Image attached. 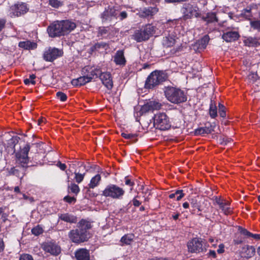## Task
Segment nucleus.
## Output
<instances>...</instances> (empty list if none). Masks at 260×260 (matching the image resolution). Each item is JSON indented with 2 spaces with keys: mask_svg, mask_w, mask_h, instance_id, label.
Returning <instances> with one entry per match:
<instances>
[{
  "mask_svg": "<svg viewBox=\"0 0 260 260\" xmlns=\"http://www.w3.org/2000/svg\"><path fill=\"white\" fill-rule=\"evenodd\" d=\"M59 218L61 220L70 223H76L77 220L76 217L68 213L61 214Z\"/></svg>",
  "mask_w": 260,
  "mask_h": 260,
  "instance_id": "obj_33",
  "label": "nucleus"
},
{
  "mask_svg": "<svg viewBox=\"0 0 260 260\" xmlns=\"http://www.w3.org/2000/svg\"><path fill=\"white\" fill-rule=\"evenodd\" d=\"M165 95L171 103L179 104L187 101V93L180 88L167 86L164 88Z\"/></svg>",
  "mask_w": 260,
  "mask_h": 260,
  "instance_id": "obj_2",
  "label": "nucleus"
},
{
  "mask_svg": "<svg viewBox=\"0 0 260 260\" xmlns=\"http://www.w3.org/2000/svg\"><path fill=\"white\" fill-rule=\"evenodd\" d=\"M202 19L207 23H213L218 21L216 14L214 12H209L206 14L205 16L202 17Z\"/></svg>",
  "mask_w": 260,
  "mask_h": 260,
  "instance_id": "obj_29",
  "label": "nucleus"
},
{
  "mask_svg": "<svg viewBox=\"0 0 260 260\" xmlns=\"http://www.w3.org/2000/svg\"><path fill=\"white\" fill-rule=\"evenodd\" d=\"M224 252V246L223 244H221L218 246L217 252L219 254L222 253Z\"/></svg>",
  "mask_w": 260,
  "mask_h": 260,
  "instance_id": "obj_61",
  "label": "nucleus"
},
{
  "mask_svg": "<svg viewBox=\"0 0 260 260\" xmlns=\"http://www.w3.org/2000/svg\"><path fill=\"white\" fill-rule=\"evenodd\" d=\"M6 23V20L4 18L0 19V31L5 27Z\"/></svg>",
  "mask_w": 260,
  "mask_h": 260,
  "instance_id": "obj_59",
  "label": "nucleus"
},
{
  "mask_svg": "<svg viewBox=\"0 0 260 260\" xmlns=\"http://www.w3.org/2000/svg\"><path fill=\"white\" fill-rule=\"evenodd\" d=\"M132 38L137 42H141L148 39L142 28L140 29L136 30L132 36Z\"/></svg>",
  "mask_w": 260,
  "mask_h": 260,
  "instance_id": "obj_21",
  "label": "nucleus"
},
{
  "mask_svg": "<svg viewBox=\"0 0 260 260\" xmlns=\"http://www.w3.org/2000/svg\"><path fill=\"white\" fill-rule=\"evenodd\" d=\"M114 61L117 65H125L126 60L122 50H118L116 52L114 57Z\"/></svg>",
  "mask_w": 260,
  "mask_h": 260,
  "instance_id": "obj_24",
  "label": "nucleus"
},
{
  "mask_svg": "<svg viewBox=\"0 0 260 260\" xmlns=\"http://www.w3.org/2000/svg\"><path fill=\"white\" fill-rule=\"evenodd\" d=\"M152 111L150 107H149V103H147L146 104L144 105L141 108L140 112L141 114L145 113L146 112Z\"/></svg>",
  "mask_w": 260,
  "mask_h": 260,
  "instance_id": "obj_47",
  "label": "nucleus"
},
{
  "mask_svg": "<svg viewBox=\"0 0 260 260\" xmlns=\"http://www.w3.org/2000/svg\"><path fill=\"white\" fill-rule=\"evenodd\" d=\"M91 81V78L88 76L80 77L77 79H73L71 81L72 84L74 86H82Z\"/></svg>",
  "mask_w": 260,
  "mask_h": 260,
  "instance_id": "obj_22",
  "label": "nucleus"
},
{
  "mask_svg": "<svg viewBox=\"0 0 260 260\" xmlns=\"http://www.w3.org/2000/svg\"><path fill=\"white\" fill-rule=\"evenodd\" d=\"M138 197V196L136 197L132 201L133 205L135 207H139L141 204V202L137 199Z\"/></svg>",
  "mask_w": 260,
  "mask_h": 260,
  "instance_id": "obj_57",
  "label": "nucleus"
},
{
  "mask_svg": "<svg viewBox=\"0 0 260 260\" xmlns=\"http://www.w3.org/2000/svg\"><path fill=\"white\" fill-rule=\"evenodd\" d=\"M149 103V107H150L152 111L157 110L160 108L161 104L155 101H150Z\"/></svg>",
  "mask_w": 260,
  "mask_h": 260,
  "instance_id": "obj_45",
  "label": "nucleus"
},
{
  "mask_svg": "<svg viewBox=\"0 0 260 260\" xmlns=\"http://www.w3.org/2000/svg\"><path fill=\"white\" fill-rule=\"evenodd\" d=\"M62 50L56 48L50 47L46 50L43 54L44 59L47 61H53L62 55Z\"/></svg>",
  "mask_w": 260,
  "mask_h": 260,
  "instance_id": "obj_11",
  "label": "nucleus"
},
{
  "mask_svg": "<svg viewBox=\"0 0 260 260\" xmlns=\"http://www.w3.org/2000/svg\"><path fill=\"white\" fill-rule=\"evenodd\" d=\"M210 38L208 35L204 36L202 39L198 40V45L200 49H205L209 43Z\"/></svg>",
  "mask_w": 260,
  "mask_h": 260,
  "instance_id": "obj_36",
  "label": "nucleus"
},
{
  "mask_svg": "<svg viewBox=\"0 0 260 260\" xmlns=\"http://www.w3.org/2000/svg\"><path fill=\"white\" fill-rule=\"evenodd\" d=\"M29 145L27 144L24 147L16 154V162L19 165L15 167L11 168L9 171L11 175H14L22 179L25 172L28 162V152L29 151Z\"/></svg>",
  "mask_w": 260,
  "mask_h": 260,
  "instance_id": "obj_1",
  "label": "nucleus"
},
{
  "mask_svg": "<svg viewBox=\"0 0 260 260\" xmlns=\"http://www.w3.org/2000/svg\"><path fill=\"white\" fill-rule=\"evenodd\" d=\"M15 13L18 16L26 13L28 11L27 5L25 3H21L15 5Z\"/></svg>",
  "mask_w": 260,
  "mask_h": 260,
  "instance_id": "obj_25",
  "label": "nucleus"
},
{
  "mask_svg": "<svg viewBox=\"0 0 260 260\" xmlns=\"http://www.w3.org/2000/svg\"><path fill=\"white\" fill-rule=\"evenodd\" d=\"M189 202L191 208L190 212L192 214H195L196 213V209L198 210V212H201L203 210L201 205L202 201L201 200H200L198 197L189 199Z\"/></svg>",
  "mask_w": 260,
  "mask_h": 260,
  "instance_id": "obj_15",
  "label": "nucleus"
},
{
  "mask_svg": "<svg viewBox=\"0 0 260 260\" xmlns=\"http://www.w3.org/2000/svg\"><path fill=\"white\" fill-rule=\"evenodd\" d=\"M153 120L154 126L157 129L166 131L171 127L169 118L165 113L156 114L153 117Z\"/></svg>",
  "mask_w": 260,
  "mask_h": 260,
  "instance_id": "obj_6",
  "label": "nucleus"
},
{
  "mask_svg": "<svg viewBox=\"0 0 260 260\" xmlns=\"http://www.w3.org/2000/svg\"><path fill=\"white\" fill-rule=\"evenodd\" d=\"M158 12V9L156 7H149L141 9L138 13L141 17H146L149 16H152Z\"/></svg>",
  "mask_w": 260,
  "mask_h": 260,
  "instance_id": "obj_18",
  "label": "nucleus"
},
{
  "mask_svg": "<svg viewBox=\"0 0 260 260\" xmlns=\"http://www.w3.org/2000/svg\"><path fill=\"white\" fill-rule=\"evenodd\" d=\"M43 232V230L41 227H40L39 225H38L35 228H34L31 230V232L32 234L35 235V236H38L42 234Z\"/></svg>",
  "mask_w": 260,
  "mask_h": 260,
  "instance_id": "obj_46",
  "label": "nucleus"
},
{
  "mask_svg": "<svg viewBox=\"0 0 260 260\" xmlns=\"http://www.w3.org/2000/svg\"><path fill=\"white\" fill-rule=\"evenodd\" d=\"M56 166L62 171H64L67 168V166L65 164H62L60 161H58Z\"/></svg>",
  "mask_w": 260,
  "mask_h": 260,
  "instance_id": "obj_58",
  "label": "nucleus"
},
{
  "mask_svg": "<svg viewBox=\"0 0 260 260\" xmlns=\"http://www.w3.org/2000/svg\"><path fill=\"white\" fill-rule=\"evenodd\" d=\"M215 203L217 204L219 208L223 211L225 215H228L232 212V210L230 207V203L221 198L216 197L215 199Z\"/></svg>",
  "mask_w": 260,
  "mask_h": 260,
  "instance_id": "obj_13",
  "label": "nucleus"
},
{
  "mask_svg": "<svg viewBox=\"0 0 260 260\" xmlns=\"http://www.w3.org/2000/svg\"><path fill=\"white\" fill-rule=\"evenodd\" d=\"M125 193L124 190L115 184L107 185L103 191L102 195L113 199H121Z\"/></svg>",
  "mask_w": 260,
  "mask_h": 260,
  "instance_id": "obj_5",
  "label": "nucleus"
},
{
  "mask_svg": "<svg viewBox=\"0 0 260 260\" xmlns=\"http://www.w3.org/2000/svg\"><path fill=\"white\" fill-rule=\"evenodd\" d=\"M184 196L185 193L183 192V190H177L174 193L170 194L169 197L170 199L176 198L177 201H180Z\"/></svg>",
  "mask_w": 260,
  "mask_h": 260,
  "instance_id": "obj_38",
  "label": "nucleus"
},
{
  "mask_svg": "<svg viewBox=\"0 0 260 260\" xmlns=\"http://www.w3.org/2000/svg\"><path fill=\"white\" fill-rule=\"evenodd\" d=\"M238 28L228 27L224 32L222 38L226 42H232L239 39L240 36Z\"/></svg>",
  "mask_w": 260,
  "mask_h": 260,
  "instance_id": "obj_10",
  "label": "nucleus"
},
{
  "mask_svg": "<svg viewBox=\"0 0 260 260\" xmlns=\"http://www.w3.org/2000/svg\"><path fill=\"white\" fill-rule=\"evenodd\" d=\"M49 4L55 8H57L61 5L60 2L58 0H49Z\"/></svg>",
  "mask_w": 260,
  "mask_h": 260,
  "instance_id": "obj_51",
  "label": "nucleus"
},
{
  "mask_svg": "<svg viewBox=\"0 0 260 260\" xmlns=\"http://www.w3.org/2000/svg\"><path fill=\"white\" fill-rule=\"evenodd\" d=\"M209 256L213 258H215L216 256L215 251L214 250H210L209 252Z\"/></svg>",
  "mask_w": 260,
  "mask_h": 260,
  "instance_id": "obj_64",
  "label": "nucleus"
},
{
  "mask_svg": "<svg viewBox=\"0 0 260 260\" xmlns=\"http://www.w3.org/2000/svg\"><path fill=\"white\" fill-rule=\"evenodd\" d=\"M188 251L191 253L204 252L206 248L203 246V241L200 238H194L187 243Z\"/></svg>",
  "mask_w": 260,
  "mask_h": 260,
  "instance_id": "obj_7",
  "label": "nucleus"
},
{
  "mask_svg": "<svg viewBox=\"0 0 260 260\" xmlns=\"http://www.w3.org/2000/svg\"><path fill=\"white\" fill-rule=\"evenodd\" d=\"M64 200L69 203H72L76 201V199L75 197L67 196L64 198Z\"/></svg>",
  "mask_w": 260,
  "mask_h": 260,
  "instance_id": "obj_56",
  "label": "nucleus"
},
{
  "mask_svg": "<svg viewBox=\"0 0 260 260\" xmlns=\"http://www.w3.org/2000/svg\"><path fill=\"white\" fill-rule=\"evenodd\" d=\"M75 177L74 179L77 183H80L84 179L85 173H80L77 172L76 171L74 172Z\"/></svg>",
  "mask_w": 260,
  "mask_h": 260,
  "instance_id": "obj_43",
  "label": "nucleus"
},
{
  "mask_svg": "<svg viewBox=\"0 0 260 260\" xmlns=\"http://www.w3.org/2000/svg\"><path fill=\"white\" fill-rule=\"evenodd\" d=\"M243 43L245 46L248 47H255L257 46L259 43L256 38L248 37L245 38L243 40Z\"/></svg>",
  "mask_w": 260,
  "mask_h": 260,
  "instance_id": "obj_31",
  "label": "nucleus"
},
{
  "mask_svg": "<svg viewBox=\"0 0 260 260\" xmlns=\"http://www.w3.org/2000/svg\"><path fill=\"white\" fill-rule=\"evenodd\" d=\"M19 260H34V258L31 255L23 254L20 256Z\"/></svg>",
  "mask_w": 260,
  "mask_h": 260,
  "instance_id": "obj_55",
  "label": "nucleus"
},
{
  "mask_svg": "<svg viewBox=\"0 0 260 260\" xmlns=\"http://www.w3.org/2000/svg\"><path fill=\"white\" fill-rule=\"evenodd\" d=\"M180 12L182 17L180 19L184 21L190 19L193 17L198 18L200 16L199 8L190 3L183 4L180 9Z\"/></svg>",
  "mask_w": 260,
  "mask_h": 260,
  "instance_id": "obj_4",
  "label": "nucleus"
},
{
  "mask_svg": "<svg viewBox=\"0 0 260 260\" xmlns=\"http://www.w3.org/2000/svg\"><path fill=\"white\" fill-rule=\"evenodd\" d=\"M19 47L25 49H32L37 47V44L34 42L26 41L19 42Z\"/></svg>",
  "mask_w": 260,
  "mask_h": 260,
  "instance_id": "obj_35",
  "label": "nucleus"
},
{
  "mask_svg": "<svg viewBox=\"0 0 260 260\" xmlns=\"http://www.w3.org/2000/svg\"><path fill=\"white\" fill-rule=\"evenodd\" d=\"M60 21L62 25V29L64 35L70 33L76 27V23L71 20H64Z\"/></svg>",
  "mask_w": 260,
  "mask_h": 260,
  "instance_id": "obj_17",
  "label": "nucleus"
},
{
  "mask_svg": "<svg viewBox=\"0 0 260 260\" xmlns=\"http://www.w3.org/2000/svg\"><path fill=\"white\" fill-rule=\"evenodd\" d=\"M56 97L61 102H65L67 100V95L61 91H58L56 93Z\"/></svg>",
  "mask_w": 260,
  "mask_h": 260,
  "instance_id": "obj_48",
  "label": "nucleus"
},
{
  "mask_svg": "<svg viewBox=\"0 0 260 260\" xmlns=\"http://www.w3.org/2000/svg\"><path fill=\"white\" fill-rule=\"evenodd\" d=\"M5 248V244L3 240L0 239V252L4 251Z\"/></svg>",
  "mask_w": 260,
  "mask_h": 260,
  "instance_id": "obj_63",
  "label": "nucleus"
},
{
  "mask_svg": "<svg viewBox=\"0 0 260 260\" xmlns=\"http://www.w3.org/2000/svg\"><path fill=\"white\" fill-rule=\"evenodd\" d=\"M41 247L46 252L53 255H57L61 252V248L55 242H45L42 244Z\"/></svg>",
  "mask_w": 260,
  "mask_h": 260,
  "instance_id": "obj_12",
  "label": "nucleus"
},
{
  "mask_svg": "<svg viewBox=\"0 0 260 260\" xmlns=\"http://www.w3.org/2000/svg\"><path fill=\"white\" fill-rule=\"evenodd\" d=\"M175 44V40L172 37H166L163 40V45L166 47H172Z\"/></svg>",
  "mask_w": 260,
  "mask_h": 260,
  "instance_id": "obj_40",
  "label": "nucleus"
},
{
  "mask_svg": "<svg viewBox=\"0 0 260 260\" xmlns=\"http://www.w3.org/2000/svg\"><path fill=\"white\" fill-rule=\"evenodd\" d=\"M168 79L167 74L165 72L155 71L147 77L145 84L146 89H153Z\"/></svg>",
  "mask_w": 260,
  "mask_h": 260,
  "instance_id": "obj_3",
  "label": "nucleus"
},
{
  "mask_svg": "<svg viewBox=\"0 0 260 260\" xmlns=\"http://www.w3.org/2000/svg\"><path fill=\"white\" fill-rule=\"evenodd\" d=\"M250 25L251 27L254 29L260 30V20L251 21H250Z\"/></svg>",
  "mask_w": 260,
  "mask_h": 260,
  "instance_id": "obj_52",
  "label": "nucleus"
},
{
  "mask_svg": "<svg viewBox=\"0 0 260 260\" xmlns=\"http://www.w3.org/2000/svg\"><path fill=\"white\" fill-rule=\"evenodd\" d=\"M108 47L107 44L105 42H99L96 43L94 45L91 46L89 49V52L90 53L96 51H101L103 50H106Z\"/></svg>",
  "mask_w": 260,
  "mask_h": 260,
  "instance_id": "obj_26",
  "label": "nucleus"
},
{
  "mask_svg": "<svg viewBox=\"0 0 260 260\" xmlns=\"http://www.w3.org/2000/svg\"><path fill=\"white\" fill-rule=\"evenodd\" d=\"M100 78L103 84L108 89H111L113 87V81L111 75L109 72H101Z\"/></svg>",
  "mask_w": 260,
  "mask_h": 260,
  "instance_id": "obj_16",
  "label": "nucleus"
},
{
  "mask_svg": "<svg viewBox=\"0 0 260 260\" xmlns=\"http://www.w3.org/2000/svg\"><path fill=\"white\" fill-rule=\"evenodd\" d=\"M36 76L34 74H31L29 75L28 78H26L24 79V82L26 85H29V84H31L32 85H35L36 84L35 79Z\"/></svg>",
  "mask_w": 260,
  "mask_h": 260,
  "instance_id": "obj_44",
  "label": "nucleus"
},
{
  "mask_svg": "<svg viewBox=\"0 0 260 260\" xmlns=\"http://www.w3.org/2000/svg\"><path fill=\"white\" fill-rule=\"evenodd\" d=\"M135 235L133 234H125L122 236L120 239V242L122 243L121 245H129L133 241Z\"/></svg>",
  "mask_w": 260,
  "mask_h": 260,
  "instance_id": "obj_32",
  "label": "nucleus"
},
{
  "mask_svg": "<svg viewBox=\"0 0 260 260\" xmlns=\"http://www.w3.org/2000/svg\"><path fill=\"white\" fill-rule=\"evenodd\" d=\"M219 113L221 117H225L226 116V113L225 111V107L221 103H219L218 105Z\"/></svg>",
  "mask_w": 260,
  "mask_h": 260,
  "instance_id": "obj_49",
  "label": "nucleus"
},
{
  "mask_svg": "<svg viewBox=\"0 0 260 260\" xmlns=\"http://www.w3.org/2000/svg\"><path fill=\"white\" fill-rule=\"evenodd\" d=\"M255 249L254 246L245 245L242 247L241 253L243 257L246 258L252 257L255 254Z\"/></svg>",
  "mask_w": 260,
  "mask_h": 260,
  "instance_id": "obj_20",
  "label": "nucleus"
},
{
  "mask_svg": "<svg viewBox=\"0 0 260 260\" xmlns=\"http://www.w3.org/2000/svg\"><path fill=\"white\" fill-rule=\"evenodd\" d=\"M68 189L69 192H72L76 195H77L80 191L78 185L74 183H72L70 185H68Z\"/></svg>",
  "mask_w": 260,
  "mask_h": 260,
  "instance_id": "obj_41",
  "label": "nucleus"
},
{
  "mask_svg": "<svg viewBox=\"0 0 260 260\" xmlns=\"http://www.w3.org/2000/svg\"><path fill=\"white\" fill-rule=\"evenodd\" d=\"M102 72V70L99 67H92L90 68L88 71V73L87 75L88 77L91 78V80L93 79L98 78L100 77Z\"/></svg>",
  "mask_w": 260,
  "mask_h": 260,
  "instance_id": "obj_28",
  "label": "nucleus"
},
{
  "mask_svg": "<svg viewBox=\"0 0 260 260\" xmlns=\"http://www.w3.org/2000/svg\"><path fill=\"white\" fill-rule=\"evenodd\" d=\"M101 18L103 22H110L115 19V7H108L101 14Z\"/></svg>",
  "mask_w": 260,
  "mask_h": 260,
  "instance_id": "obj_14",
  "label": "nucleus"
},
{
  "mask_svg": "<svg viewBox=\"0 0 260 260\" xmlns=\"http://www.w3.org/2000/svg\"><path fill=\"white\" fill-rule=\"evenodd\" d=\"M188 0H165V2L167 3H181L185 2Z\"/></svg>",
  "mask_w": 260,
  "mask_h": 260,
  "instance_id": "obj_62",
  "label": "nucleus"
},
{
  "mask_svg": "<svg viewBox=\"0 0 260 260\" xmlns=\"http://www.w3.org/2000/svg\"><path fill=\"white\" fill-rule=\"evenodd\" d=\"M101 180V177L100 175L97 174L93 177H92L90 180L89 184H88L89 187L90 188H94L96 186H97L100 182Z\"/></svg>",
  "mask_w": 260,
  "mask_h": 260,
  "instance_id": "obj_37",
  "label": "nucleus"
},
{
  "mask_svg": "<svg viewBox=\"0 0 260 260\" xmlns=\"http://www.w3.org/2000/svg\"><path fill=\"white\" fill-rule=\"evenodd\" d=\"M142 28L148 39L154 34L155 31V27L151 24L146 25Z\"/></svg>",
  "mask_w": 260,
  "mask_h": 260,
  "instance_id": "obj_34",
  "label": "nucleus"
},
{
  "mask_svg": "<svg viewBox=\"0 0 260 260\" xmlns=\"http://www.w3.org/2000/svg\"><path fill=\"white\" fill-rule=\"evenodd\" d=\"M124 179H125V184L126 185H128V186H130L131 187L130 190H132L133 189V186H134V185L135 184L134 181H132L128 178V177H125Z\"/></svg>",
  "mask_w": 260,
  "mask_h": 260,
  "instance_id": "obj_53",
  "label": "nucleus"
},
{
  "mask_svg": "<svg viewBox=\"0 0 260 260\" xmlns=\"http://www.w3.org/2000/svg\"><path fill=\"white\" fill-rule=\"evenodd\" d=\"M212 132L211 128L204 127H200L195 131V135H202L205 134H210Z\"/></svg>",
  "mask_w": 260,
  "mask_h": 260,
  "instance_id": "obj_39",
  "label": "nucleus"
},
{
  "mask_svg": "<svg viewBox=\"0 0 260 260\" xmlns=\"http://www.w3.org/2000/svg\"><path fill=\"white\" fill-rule=\"evenodd\" d=\"M47 31L49 37L52 38L64 36L60 21H56L51 23L48 27Z\"/></svg>",
  "mask_w": 260,
  "mask_h": 260,
  "instance_id": "obj_8",
  "label": "nucleus"
},
{
  "mask_svg": "<svg viewBox=\"0 0 260 260\" xmlns=\"http://www.w3.org/2000/svg\"><path fill=\"white\" fill-rule=\"evenodd\" d=\"M69 237L74 243H80L87 241L90 236H87L86 233L81 232L79 229L73 230L69 234Z\"/></svg>",
  "mask_w": 260,
  "mask_h": 260,
  "instance_id": "obj_9",
  "label": "nucleus"
},
{
  "mask_svg": "<svg viewBox=\"0 0 260 260\" xmlns=\"http://www.w3.org/2000/svg\"><path fill=\"white\" fill-rule=\"evenodd\" d=\"M241 234H242L243 235H244L245 236H246L247 237H251V234H252L251 233H250V232L248 231L247 230L244 229H242V230L241 231Z\"/></svg>",
  "mask_w": 260,
  "mask_h": 260,
  "instance_id": "obj_60",
  "label": "nucleus"
},
{
  "mask_svg": "<svg viewBox=\"0 0 260 260\" xmlns=\"http://www.w3.org/2000/svg\"><path fill=\"white\" fill-rule=\"evenodd\" d=\"M121 136L125 139H133L136 137V135L133 134H129L127 133H122L121 134Z\"/></svg>",
  "mask_w": 260,
  "mask_h": 260,
  "instance_id": "obj_54",
  "label": "nucleus"
},
{
  "mask_svg": "<svg viewBox=\"0 0 260 260\" xmlns=\"http://www.w3.org/2000/svg\"><path fill=\"white\" fill-rule=\"evenodd\" d=\"M92 226L91 223L84 219H82L78 223L79 230L81 232H85L87 236H90L88 230L91 228Z\"/></svg>",
  "mask_w": 260,
  "mask_h": 260,
  "instance_id": "obj_23",
  "label": "nucleus"
},
{
  "mask_svg": "<svg viewBox=\"0 0 260 260\" xmlns=\"http://www.w3.org/2000/svg\"><path fill=\"white\" fill-rule=\"evenodd\" d=\"M108 30L105 27H100L99 28L98 37H103L108 34Z\"/></svg>",
  "mask_w": 260,
  "mask_h": 260,
  "instance_id": "obj_50",
  "label": "nucleus"
},
{
  "mask_svg": "<svg viewBox=\"0 0 260 260\" xmlns=\"http://www.w3.org/2000/svg\"><path fill=\"white\" fill-rule=\"evenodd\" d=\"M75 257L77 260H89V252L86 249L80 248L76 251Z\"/></svg>",
  "mask_w": 260,
  "mask_h": 260,
  "instance_id": "obj_19",
  "label": "nucleus"
},
{
  "mask_svg": "<svg viewBox=\"0 0 260 260\" xmlns=\"http://www.w3.org/2000/svg\"><path fill=\"white\" fill-rule=\"evenodd\" d=\"M127 17L126 11H123L119 7H115V19L121 21Z\"/></svg>",
  "mask_w": 260,
  "mask_h": 260,
  "instance_id": "obj_30",
  "label": "nucleus"
},
{
  "mask_svg": "<svg viewBox=\"0 0 260 260\" xmlns=\"http://www.w3.org/2000/svg\"><path fill=\"white\" fill-rule=\"evenodd\" d=\"M209 114L210 116L213 118L217 116V108L216 105L212 102L210 104Z\"/></svg>",
  "mask_w": 260,
  "mask_h": 260,
  "instance_id": "obj_42",
  "label": "nucleus"
},
{
  "mask_svg": "<svg viewBox=\"0 0 260 260\" xmlns=\"http://www.w3.org/2000/svg\"><path fill=\"white\" fill-rule=\"evenodd\" d=\"M255 6H256L254 5H251L247 6L242 11L241 16L244 17L246 19L251 20L253 17L252 11L255 7Z\"/></svg>",
  "mask_w": 260,
  "mask_h": 260,
  "instance_id": "obj_27",
  "label": "nucleus"
}]
</instances>
